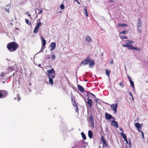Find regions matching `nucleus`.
I'll return each mask as SVG.
<instances>
[{
  "label": "nucleus",
  "instance_id": "nucleus-64",
  "mask_svg": "<svg viewBox=\"0 0 148 148\" xmlns=\"http://www.w3.org/2000/svg\"><path fill=\"white\" fill-rule=\"evenodd\" d=\"M72 148H75L74 147H73Z\"/></svg>",
  "mask_w": 148,
  "mask_h": 148
},
{
  "label": "nucleus",
  "instance_id": "nucleus-29",
  "mask_svg": "<svg viewBox=\"0 0 148 148\" xmlns=\"http://www.w3.org/2000/svg\"><path fill=\"white\" fill-rule=\"evenodd\" d=\"M5 73H4L2 72L1 74V76L2 78H3L4 79H6L7 78H5Z\"/></svg>",
  "mask_w": 148,
  "mask_h": 148
},
{
  "label": "nucleus",
  "instance_id": "nucleus-18",
  "mask_svg": "<svg viewBox=\"0 0 148 148\" xmlns=\"http://www.w3.org/2000/svg\"><path fill=\"white\" fill-rule=\"evenodd\" d=\"M93 136V133L92 131L89 130L88 131V136L89 138L91 139L92 138Z\"/></svg>",
  "mask_w": 148,
  "mask_h": 148
},
{
  "label": "nucleus",
  "instance_id": "nucleus-21",
  "mask_svg": "<svg viewBox=\"0 0 148 148\" xmlns=\"http://www.w3.org/2000/svg\"><path fill=\"white\" fill-rule=\"evenodd\" d=\"M110 69H107L106 71V75L108 77L110 76Z\"/></svg>",
  "mask_w": 148,
  "mask_h": 148
},
{
  "label": "nucleus",
  "instance_id": "nucleus-27",
  "mask_svg": "<svg viewBox=\"0 0 148 148\" xmlns=\"http://www.w3.org/2000/svg\"><path fill=\"white\" fill-rule=\"evenodd\" d=\"M120 134V135L122 136V137L124 138V139L127 138L125 134L123 132H121Z\"/></svg>",
  "mask_w": 148,
  "mask_h": 148
},
{
  "label": "nucleus",
  "instance_id": "nucleus-45",
  "mask_svg": "<svg viewBox=\"0 0 148 148\" xmlns=\"http://www.w3.org/2000/svg\"><path fill=\"white\" fill-rule=\"evenodd\" d=\"M42 11L41 10H40L39 12H38V14H40L42 12Z\"/></svg>",
  "mask_w": 148,
  "mask_h": 148
},
{
  "label": "nucleus",
  "instance_id": "nucleus-24",
  "mask_svg": "<svg viewBox=\"0 0 148 148\" xmlns=\"http://www.w3.org/2000/svg\"><path fill=\"white\" fill-rule=\"evenodd\" d=\"M48 78H49V82L50 84L51 85H53V79L50 77Z\"/></svg>",
  "mask_w": 148,
  "mask_h": 148
},
{
  "label": "nucleus",
  "instance_id": "nucleus-55",
  "mask_svg": "<svg viewBox=\"0 0 148 148\" xmlns=\"http://www.w3.org/2000/svg\"><path fill=\"white\" fill-rule=\"evenodd\" d=\"M140 129H138L137 130H138V131L139 132H141V130H140Z\"/></svg>",
  "mask_w": 148,
  "mask_h": 148
},
{
  "label": "nucleus",
  "instance_id": "nucleus-46",
  "mask_svg": "<svg viewBox=\"0 0 148 148\" xmlns=\"http://www.w3.org/2000/svg\"><path fill=\"white\" fill-rule=\"evenodd\" d=\"M3 98V94H2L1 93H0V98Z\"/></svg>",
  "mask_w": 148,
  "mask_h": 148
},
{
  "label": "nucleus",
  "instance_id": "nucleus-30",
  "mask_svg": "<svg viewBox=\"0 0 148 148\" xmlns=\"http://www.w3.org/2000/svg\"><path fill=\"white\" fill-rule=\"evenodd\" d=\"M128 141V144H127L128 145V146L129 147V148H130L131 146V139H129Z\"/></svg>",
  "mask_w": 148,
  "mask_h": 148
},
{
  "label": "nucleus",
  "instance_id": "nucleus-33",
  "mask_svg": "<svg viewBox=\"0 0 148 148\" xmlns=\"http://www.w3.org/2000/svg\"><path fill=\"white\" fill-rule=\"evenodd\" d=\"M123 84V81H122L119 83V85L121 86L122 87V88H123L124 87V85Z\"/></svg>",
  "mask_w": 148,
  "mask_h": 148
},
{
  "label": "nucleus",
  "instance_id": "nucleus-16",
  "mask_svg": "<svg viewBox=\"0 0 148 148\" xmlns=\"http://www.w3.org/2000/svg\"><path fill=\"white\" fill-rule=\"evenodd\" d=\"M142 23L140 18H139L138 20V23L137 25L138 28L140 27H142Z\"/></svg>",
  "mask_w": 148,
  "mask_h": 148
},
{
  "label": "nucleus",
  "instance_id": "nucleus-58",
  "mask_svg": "<svg viewBox=\"0 0 148 148\" xmlns=\"http://www.w3.org/2000/svg\"><path fill=\"white\" fill-rule=\"evenodd\" d=\"M38 66L39 67H40L41 66V64H39L38 65Z\"/></svg>",
  "mask_w": 148,
  "mask_h": 148
},
{
  "label": "nucleus",
  "instance_id": "nucleus-54",
  "mask_svg": "<svg viewBox=\"0 0 148 148\" xmlns=\"http://www.w3.org/2000/svg\"><path fill=\"white\" fill-rule=\"evenodd\" d=\"M110 63H111L112 64L113 63V60H112L110 62Z\"/></svg>",
  "mask_w": 148,
  "mask_h": 148
},
{
  "label": "nucleus",
  "instance_id": "nucleus-19",
  "mask_svg": "<svg viewBox=\"0 0 148 148\" xmlns=\"http://www.w3.org/2000/svg\"><path fill=\"white\" fill-rule=\"evenodd\" d=\"M86 40L88 42H90L92 41V39L91 38L88 36H87L85 38Z\"/></svg>",
  "mask_w": 148,
  "mask_h": 148
},
{
  "label": "nucleus",
  "instance_id": "nucleus-1",
  "mask_svg": "<svg viewBox=\"0 0 148 148\" xmlns=\"http://www.w3.org/2000/svg\"><path fill=\"white\" fill-rule=\"evenodd\" d=\"M18 47V45L14 42H10L7 45V47L10 52H13L16 51Z\"/></svg>",
  "mask_w": 148,
  "mask_h": 148
},
{
  "label": "nucleus",
  "instance_id": "nucleus-9",
  "mask_svg": "<svg viewBox=\"0 0 148 148\" xmlns=\"http://www.w3.org/2000/svg\"><path fill=\"white\" fill-rule=\"evenodd\" d=\"M105 116L106 119L110 120L112 118H113L115 120V118L112 116L111 115L108 114L107 112H106L105 113Z\"/></svg>",
  "mask_w": 148,
  "mask_h": 148
},
{
  "label": "nucleus",
  "instance_id": "nucleus-57",
  "mask_svg": "<svg viewBox=\"0 0 148 148\" xmlns=\"http://www.w3.org/2000/svg\"><path fill=\"white\" fill-rule=\"evenodd\" d=\"M89 96H90V97L91 98H93L95 97H94V96H90V95Z\"/></svg>",
  "mask_w": 148,
  "mask_h": 148
},
{
  "label": "nucleus",
  "instance_id": "nucleus-2",
  "mask_svg": "<svg viewBox=\"0 0 148 148\" xmlns=\"http://www.w3.org/2000/svg\"><path fill=\"white\" fill-rule=\"evenodd\" d=\"M122 46L123 47H128V49H134L138 51H140L141 50L140 48L133 47L131 44H129L128 43L123 44L122 45Z\"/></svg>",
  "mask_w": 148,
  "mask_h": 148
},
{
  "label": "nucleus",
  "instance_id": "nucleus-62",
  "mask_svg": "<svg viewBox=\"0 0 148 148\" xmlns=\"http://www.w3.org/2000/svg\"><path fill=\"white\" fill-rule=\"evenodd\" d=\"M125 148H129V147H127L126 146V147Z\"/></svg>",
  "mask_w": 148,
  "mask_h": 148
},
{
  "label": "nucleus",
  "instance_id": "nucleus-52",
  "mask_svg": "<svg viewBox=\"0 0 148 148\" xmlns=\"http://www.w3.org/2000/svg\"><path fill=\"white\" fill-rule=\"evenodd\" d=\"M120 130L121 131H122V132H124V131H123V129L122 128H120Z\"/></svg>",
  "mask_w": 148,
  "mask_h": 148
},
{
  "label": "nucleus",
  "instance_id": "nucleus-28",
  "mask_svg": "<svg viewBox=\"0 0 148 148\" xmlns=\"http://www.w3.org/2000/svg\"><path fill=\"white\" fill-rule=\"evenodd\" d=\"M130 83L131 86L133 88H134V84L133 81L132 80H130Z\"/></svg>",
  "mask_w": 148,
  "mask_h": 148
},
{
  "label": "nucleus",
  "instance_id": "nucleus-13",
  "mask_svg": "<svg viewBox=\"0 0 148 148\" xmlns=\"http://www.w3.org/2000/svg\"><path fill=\"white\" fill-rule=\"evenodd\" d=\"M41 39L42 41V46L43 47H45L46 44V40L44 39L43 37H41Z\"/></svg>",
  "mask_w": 148,
  "mask_h": 148
},
{
  "label": "nucleus",
  "instance_id": "nucleus-31",
  "mask_svg": "<svg viewBox=\"0 0 148 148\" xmlns=\"http://www.w3.org/2000/svg\"><path fill=\"white\" fill-rule=\"evenodd\" d=\"M16 98L17 99L18 101H19L20 100H21V98L20 97V95L19 94H18L16 95Z\"/></svg>",
  "mask_w": 148,
  "mask_h": 148
},
{
  "label": "nucleus",
  "instance_id": "nucleus-4",
  "mask_svg": "<svg viewBox=\"0 0 148 148\" xmlns=\"http://www.w3.org/2000/svg\"><path fill=\"white\" fill-rule=\"evenodd\" d=\"M71 98L72 103L74 106L75 107V109L76 111L77 112H78V107L77 105L76 104L75 101V98L72 93H71Z\"/></svg>",
  "mask_w": 148,
  "mask_h": 148
},
{
  "label": "nucleus",
  "instance_id": "nucleus-49",
  "mask_svg": "<svg viewBox=\"0 0 148 148\" xmlns=\"http://www.w3.org/2000/svg\"><path fill=\"white\" fill-rule=\"evenodd\" d=\"M130 95H131L132 96V99H133V95H132V94L130 92Z\"/></svg>",
  "mask_w": 148,
  "mask_h": 148
},
{
  "label": "nucleus",
  "instance_id": "nucleus-48",
  "mask_svg": "<svg viewBox=\"0 0 148 148\" xmlns=\"http://www.w3.org/2000/svg\"><path fill=\"white\" fill-rule=\"evenodd\" d=\"M141 134H142L143 137L144 138V134H143V131L142 130L141 131Z\"/></svg>",
  "mask_w": 148,
  "mask_h": 148
},
{
  "label": "nucleus",
  "instance_id": "nucleus-50",
  "mask_svg": "<svg viewBox=\"0 0 148 148\" xmlns=\"http://www.w3.org/2000/svg\"><path fill=\"white\" fill-rule=\"evenodd\" d=\"M108 2L109 3H110V2H114V1H112V0H109V1H108Z\"/></svg>",
  "mask_w": 148,
  "mask_h": 148
},
{
  "label": "nucleus",
  "instance_id": "nucleus-59",
  "mask_svg": "<svg viewBox=\"0 0 148 148\" xmlns=\"http://www.w3.org/2000/svg\"><path fill=\"white\" fill-rule=\"evenodd\" d=\"M75 1L77 2H78V1L77 0H75Z\"/></svg>",
  "mask_w": 148,
  "mask_h": 148
},
{
  "label": "nucleus",
  "instance_id": "nucleus-12",
  "mask_svg": "<svg viewBox=\"0 0 148 148\" xmlns=\"http://www.w3.org/2000/svg\"><path fill=\"white\" fill-rule=\"evenodd\" d=\"M51 49H50L51 51L54 49L56 47V44L55 42H52L51 45Z\"/></svg>",
  "mask_w": 148,
  "mask_h": 148
},
{
  "label": "nucleus",
  "instance_id": "nucleus-60",
  "mask_svg": "<svg viewBox=\"0 0 148 148\" xmlns=\"http://www.w3.org/2000/svg\"><path fill=\"white\" fill-rule=\"evenodd\" d=\"M50 58V57H49L48 58V59H49Z\"/></svg>",
  "mask_w": 148,
  "mask_h": 148
},
{
  "label": "nucleus",
  "instance_id": "nucleus-32",
  "mask_svg": "<svg viewBox=\"0 0 148 148\" xmlns=\"http://www.w3.org/2000/svg\"><path fill=\"white\" fill-rule=\"evenodd\" d=\"M127 41H128V42H127V43L128 44V43H129V44H132L134 43V42L132 40H127Z\"/></svg>",
  "mask_w": 148,
  "mask_h": 148
},
{
  "label": "nucleus",
  "instance_id": "nucleus-11",
  "mask_svg": "<svg viewBox=\"0 0 148 148\" xmlns=\"http://www.w3.org/2000/svg\"><path fill=\"white\" fill-rule=\"evenodd\" d=\"M89 63V67L92 68L93 67V66L95 64V61L94 60L91 59L90 60V59Z\"/></svg>",
  "mask_w": 148,
  "mask_h": 148
},
{
  "label": "nucleus",
  "instance_id": "nucleus-3",
  "mask_svg": "<svg viewBox=\"0 0 148 148\" xmlns=\"http://www.w3.org/2000/svg\"><path fill=\"white\" fill-rule=\"evenodd\" d=\"M47 75L48 78L50 77H52L53 78H55V71L53 68H52L50 70H47Z\"/></svg>",
  "mask_w": 148,
  "mask_h": 148
},
{
  "label": "nucleus",
  "instance_id": "nucleus-17",
  "mask_svg": "<svg viewBox=\"0 0 148 148\" xmlns=\"http://www.w3.org/2000/svg\"><path fill=\"white\" fill-rule=\"evenodd\" d=\"M78 89L82 92H83L84 91V88L82 87L81 85H78L77 86Z\"/></svg>",
  "mask_w": 148,
  "mask_h": 148
},
{
  "label": "nucleus",
  "instance_id": "nucleus-5",
  "mask_svg": "<svg viewBox=\"0 0 148 148\" xmlns=\"http://www.w3.org/2000/svg\"><path fill=\"white\" fill-rule=\"evenodd\" d=\"M90 95H92L95 98H96V97L95 95L90 92H88L87 95V96L88 97L87 103L89 105L90 107H91L92 105V101L91 99H90Z\"/></svg>",
  "mask_w": 148,
  "mask_h": 148
},
{
  "label": "nucleus",
  "instance_id": "nucleus-41",
  "mask_svg": "<svg viewBox=\"0 0 148 148\" xmlns=\"http://www.w3.org/2000/svg\"><path fill=\"white\" fill-rule=\"evenodd\" d=\"M25 22L28 24H29V21L28 19H25Z\"/></svg>",
  "mask_w": 148,
  "mask_h": 148
},
{
  "label": "nucleus",
  "instance_id": "nucleus-35",
  "mask_svg": "<svg viewBox=\"0 0 148 148\" xmlns=\"http://www.w3.org/2000/svg\"><path fill=\"white\" fill-rule=\"evenodd\" d=\"M121 38L122 39H127V38L124 35L121 36Z\"/></svg>",
  "mask_w": 148,
  "mask_h": 148
},
{
  "label": "nucleus",
  "instance_id": "nucleus-53",
  "mask_svg": "<svg viewBox=\"0 0 148 148\" xmlns=\"http://www.w3.org/2000/svg\"><path fill=\"white\" fill-rule=\"evenodd\" d=\"M9 68L10 69H11L12 71L13 70V68L12 67H11V66H10Z\"/></svg>",
  "mask_w": 148,
  "mask_h": 148
},
{
  "label": "nucleus",
  "instance_id": "nucleus-39",
  "mask_svg": "<svg viewBox=\"0 0 148 148\" xmlns=\"http://www.w3.org/2000/svg\"><path fill=\"white\" fill-rule=\"evenodd\" d=\"M6 10L8 12H9L10 9L8 7V6H7L6 8Z\"/></svg>",
  "mask_w": 148,
  "mask_h": 148
},
{
  "label": "nucleus",
  "instance_id": "nucleus-40",
  "mask_svg": "<svg viewBox=\"0 0 148 148\" xmlns=\"http://www.w3.org/2000/svg\"><path fill=\"white\" fill-rule=\"evenodd\" d=\"M56 56L54 55H53L51 56V59L54 60L56 58Z\"/></svg>",
  "mask_w": 148,
  "mask_h": 148
},
{
  "label": "nucleus",
  "instance_id": "nucleus-26",
  "mask_svg": "<svg viewBox=\"0 0 148 148\" xmlns=\"http://www.w3.org/2000/svg\"><path fill=\"white\" fill-rule=\"evenodd\" d=\"M81 135L82 136V137L83 138V139L84 140H85L86 139V136L84 132H82L81 133Z\"/></svg>",
  "mask_w": 148,
  "mask_h": 148
},
{
  "label": "nucleus",
  "instance_id": "nucleus-42",
  "mask_svg": "<svg viewBox=\"0 0 148 148\" xmlns=\"http://www.w3.org/2000/svg\"><path fill=\"white\" fill-rule=\"evenodd\" d=\"M124 140L126 141V143H127V144H128L129 141H128L127 140V138H125L124 139Z\"/></svg>",
  "mask_w": 148,
  "mask_h": 148
},
{
  "label": "nucleus",
  "instance_id": "nucleus-25",
  "mask_svg": "<svg viewBox=\"0 0 148 148\" xmlns=\"http://www.w3.org/2000/svg\"><path fill=\"white\" fill-rule=\"evenodd\" d=\"M118 25L119 27H124L127 26V25L125 24L119 23Z\"/></svg>",
  "mask_w": 148,
  "mask_h": 148
},
{
  "label": "nucleus",
  "instance_id": "nucleus-37",
  "mask_svg": "<svg viewBox=\"0 0 148 148\" xmlns=\"http://www.w3.org/2000/svg\"><path fill=\"white\" fill-rule=\"evenodd\" d=\"M60 7L62 10L64 9L65 8V7L63 4H61L60 6Z\"/></svg>",
  "mask_w": 148,
  "mask_h": 148
},
{
  "label": "nucleus",
  "instance_id": "nucleus-14",
  "mask_svg": "<svg viewBox=\"0 0 148 148\" xmlns=\"http://www.w3.org/2000/svg\"><path fill=\"white\" fill-rule=\"evenodd\" d=\"M112 125L116 127V128L118 127L119 125L117 122L115 121H112Z\"/></svg>",
  "mask_w": 148,
  "mask_h": 148
},
{
  "label": "nucleus",
  "instance_id": "nucleus-36",
  "mask_svg": "<svg viewBox=\"0 0 148 148\" xmlns=\"http://www.w3.org/2000/svg\"><path fill=\"white\" fill-rule=\"evenodd\" d=\"M127 32L125 30H123L121 32H120V34H125Z\"/></svg>",
  "mask_w": 148,
  "mask_h": 148
},
{
  "label": "nucleus",
  "instance_id": "nucleus-22",
  "mask_svg": "<svg viewBox=\"0 0 148 148\" xmlns=\"http://www.w3.org/2000/svg\"><path fill=\"white\" fill-rule=\"evenodd\" d=\"M2 94H3V98L5 97L8 94V92L7 91H4L2 92Z\"/></svg>",
  "mask_w": 148,
  "mask_h": 148
},
{
  "label": "nucleus",
  "instance_id": "nucleus-7",
  "mask_svg": "<svg viewBox=\"0 0 148 148\" xmlns=\"http://www.w3.org/2000/svg\"><path fill=\"white\" fill-rule=\"evenodd\" d=\"M93 116L92 114H90L89 117V122L91 126L94 127V121L93 118Z\"/></svg>",
  "mask_w": 148,
  "mask_h": 148
},
{
  "label": "nucleus",
  "instance_id": "nucleus-51",
  "mask_svg": "<svg viewBox=\"0 0 148 148\" xmlns=\"http://www.w3.org/2000/svg\"><path fill=\"white\" fill-rule=\"evenodd\" d=\"M95 98V101L97 103H98L97 100L98 99L97 98H96V97Z\"/></svg>",
  "mask_w": 148,
  "mask_h": 148
},
{
  "label": "nucleus",
  "instance_id": "nucleus-23",
  "mask_svg": "<svg viewBox=\"0 0 148 148\" xmlns=\"http://www.w3.org/2000/svg\"><path fill=\"white\" fill-rule=\"evenodd\" d=\"M39 28L36 26L34 30V33L35 34L37 33Z\"/></svg>",
  "mask_w": 148,
  "mask_h": 148
},
{
  "label": "nucleus",
  "instance_id": "nucleus-38",
  "mask_svg": "<svg viewBox=\"0 0 148 148\" xmlns=\"http://www.w3.org/2000/svg\"><path fill=\"white\" fill-rule=\"evenodd\" d=\"M45 48H46L45 47L42 46V47L41 48L40 51L41 52H42L43 51L44 49Z\"/></svg>",
  "mask_w": 148,
  "mask_h": 148
},
{
  "label": "nucleus",
  "instance_id": "nucleus-63",
  "mask_svg": "<svg viewBox=\"0 0 148 148\" xmlns=\"http://www.w3.org/2000/svg\"><path fill=\"white\" fill-rule=\"evenodd\" d=\"M36 9V10H39V9Z\"/></svg>",
  "mask_w": 148,
  "mask_h": 148
},
{
  "label": "nucleus",
  "instance_id": "nucleus-10",
  "mask_svg": "<svg viewBox=\"0 0 148 148\" xmlns=\"http://www.w3.org/2000/svg\"><path fill=\"white\" fill-rule=\"evenodd\" d=\"M101 141L102 142L103 145H105L106 147H107V145L106 143V140L104 138L103 136H101Z\"/></svg>",
  "mask_w": 148,
  "mask_h": 148
},
{
  "label": "nucleus",
  "instance_id": "nucleus-47",
  "mask_svg": "<svg viewBox=\"0 0 148 148\" xmlns=\"http://www.w3.org/2000/svg\"><path fill=\"white\" fill-rule=\"evenodd\" d=\"M127 77L129 79V81H130V80H131V78L130 76H127Z\"/></svg>",
  "mask_w": 148,
  "mask_h": 148
},
{
  "label": "nucleus",
  "instance_id": "nucleus-61",
  "mask_svg": "<svg viewBox=\"0 0 148 148\" xmlns=\"http://www.w3.org/2000/svg\"><path fill=\"white\" fill-rule=\"evenodd\" d=\"M61 12H62V11H60L59 12V13H61Z\"/></svg>",
  "mask_w": 148,
  "mask_h": 148
},
{
  "label": "nucleus",
  "instance_id": "nucleus-8",
  "mask_svg": "<svg viewBox=\"0 0 148 148\" xmlns=\"http://www.w3.org/2000/svg\"><path fill=\"white\" fill-rule=\"evenodd\" d=\"M90 59V58L88 56L86 59L82 62L81 64L83 66L88 64L89 63Z\"/></svg>",
  "mask_w": 148,
  "mask_h": 148
},
{
  "label": "nucleus",
  "instance_id": "nucleus-44",
  "mask_svg": "<svg viewBox=\"0 0 148 148\" xmlns=\"http://www.w3.org/2000/svg\"><path fill=\"white\" fill-rule=\"evenodd\" d=\"M138 32L139 33H141V30L140 29L138 28Z\"/></svg>",
  "mask_w": 148,
  "mask_h": 148
},
{
  "label": "nucleus",
  "instance_id": "nucleus-43",
  "mask_svg": "<svg viewBox=\"0 0 148 148\" xmlns=\"http://www.w3.org/2000/svg\"><path fill=\"white\" fill-rule=\"evenodd\" d=\"M26 14H27V15L29 17H31V14L30 13H29V12L28 11L27 13Z\"/></svg>",
  "mask_w": 148,
  "mask_h": 148
},
{
  "label": "nucleus",
  "instance_id": "nucleus-56",
  "mask_svg": "<svg viewBox=\"0 0 148 148\" xmlns=\"http://www.w3.org/2000/svg\"><path fill=\"white\" fill-rule=\"evenodd\" d=\"M19 29L18 28H17V27H15V30H18Z\"/></svg>",
  "mask_w": 148,
  "mask_h": 148
},
{
  "label": "nucleus",
  "instance_id": "nucleus-20",
  "mask_svg": "<svg viewBox=\"0 0 148 148\" xmlns=\"http://www.w3.org/2000/svg\"><path fill=\"white\" fill-rule=\"evenodd\" d=\"M37 22H38L36 26L40 28V27L41 25V23L40 21V19H39L37 21Z\"/></svg>",
  "mask_w": 148,
  "mask_h": 148
},
{
  "label": "nucleus",
  "instance_id": "nucleus-15",
  "mask_svg": "<svg viewBox=\"0 0 148 148\" xmlns=\"http://www.w3.org/2000/svg\"><path fill=\"white\" fill-rule=\"evenodd\" d=\"M134 125L135 127L137 128V129H141V128L142 124H140L139 123H137L135 124Z\"/></svg>",
  "mask_w": 148,
  "mask_h": 148
},
{
  "label": "nucleus",
  "instance_id": "nucleus-34",
  "mask_svg": "<svg viewBox=\"0 0 148 148\" xmlns=\"http://www.w3.org/2000/svg\"><path fill=\"white\" fill-rule=\"evenodd\" d=\"M84 12H85V14L86 17L88 16V14L87 13V10L86 9V8L84 10Z\"/></svg>",
  "mask_w": 148,
  "mask_h": 148
},
{
  "label": "nucleus",
  "instance_id": "nucleus-6",
  "mask_svg": "<svg viewBox=\"0 0 148 148\" xmlns=\"http://www.w3.org/2000/svg\"><path fill=\"white\" fill-rule=\"evenodd\" d=\"M111 109L114 111V113L116 114L117 111V108L118 107V104L117 103L113 104L110 106Z\"/></svg>",
  "mask_w": 148,
  "mask_h": 148
}]
</instances>
